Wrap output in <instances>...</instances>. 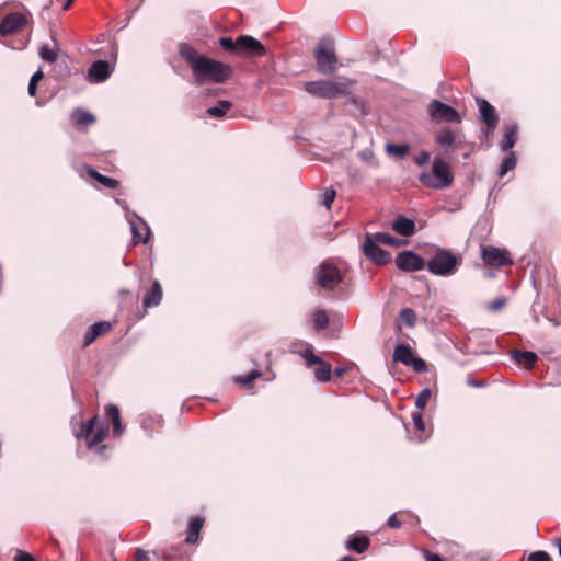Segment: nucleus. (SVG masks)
Segmentation results:
<instances>
[{
    "label": "nucleus",
    "mask_w": 561,
    "mask_h": 561,
    "mask_svg": "<svg viewBox=\"0 0 561 561\" xmlns=\"http://www.w3.org/2000/svg\"><path fill=\"white\" fill-rule=\"evenodd\" d=\"M179 54L186 60L194 75V83L202 85L207 80L222 83L231 76V68L220 61L201 55L187 43H181Z\"/></svg>",
    "instance_id": "nucleus-1"
},
{
    "label": "nucleus",
    "mask_w": 561,
    "mask_h": 561,
    "mask_svg": "<svg viewBox=\"0 0 561 561\" xmlns=\"http://www.w3.org/2000/svg\"><path fill=\"white\" fill-rule=\"evenodd\" d=\"M461 265V257L455 254L451 250L440 247H435L428 253L426 259V270L440 277H450L455 275Z\"/></svg>",
    "instance_id": "nucleus-2"
},
{
    "label": "nucleus",
    "mask_w": 561,
    "mask_h": 561,
    "mask_svg": "<svg viewBox=\"0 0 561 561\" xmlns=\"http://www.w3.org/2000/svg\"><path fill=\"white\" fill-rule=\"evenodd\" d=\"M71 425L75 436L78 439L84 438L89 449L96 447L108 434V426L101 424L98 415L91 417L87 423L72 417Z\"/></svg>",
    "instance_id": "nucleus-3"
},
{
    "label": "nucleus",
    "mask_w": 561,
    "mask_h": 561,
    "mask_svg": "<svg viewBox=\"0 0 561 561\" xmlns=\"http://www.w3.org/2000/svg\"><path fill=\"white\" fill-rule=\"evenodd\" d=\"M420 183L428 188L445 190L454 182V174L449 165L440 157H435L430 172H422L419 175Z\"/></svg>",
    "instance_id": "nucleus-4"
},
{
    "label": "nucleus",
    "mask_w": 561,
    "mask_h": 561,
    "mask_svg": "<svg viewBox=\"0 0 561 561\" xmlns=\"http://www.w3.org/2000/svg\"><path fill=\"white\" fill-rule=\"evenodd\" d=\"M351 84L352 82L348 79L339 77L334 80L307 81L304 83V89L313 96L333 99L345 94Z\"/></svg>",
    "instance_id": "nucleus-5"
},
{
    "label": "nucleus",
    "mask_w": 561,
    "mask_h": 561,
    "mask_svg": "<svg viewBox=\"0 0 561 561\" xmlns=\"http://www.w3.org/2000/svg\"><path fill=\"white\" fill-rule=\"evenodd\" d=\"M316 283L325 290H333L343 280V275L337 266L331 261H323L314 271Z\"/></svg>",
    "instance_id": "nucleus-6"
},
{
    "label": "nucleus",
    "mask_w": 561,
    "mask_h": 561,
    "mask_svg": "<svg viewBox=\"0 0 561 561\" xmlns=\"http://www.w3.org/2000/svg\"><path fill=\"white\" fill-rule=\"evenodd\" d=\"M313 56L317 62V70L323 75H332L336 70L337 57L332 47L318 46Z\"/></svg>",
    "instance_id": "nucleus-7"
},
{
    "label": "nucleus",
    "mask_w": 561,
    "mask_h": 561,
    "mask_svg": "<svg viewBox=\"0 0 561 561\" xmlns=\"http://www.w3.org/2000/svg\"><path fill=\"white\" fill-rule=\"evenodd\" d=\"M428 115L433 121H443L448 123H460V114L450 105L439 100H432L427 106Z\"/></svg>",
    "instance_id": "nucleus-8"
},
{
    "label": "nucleus",
    "mask_w": 561,
    "mask_h": 561,
    "mask_svg": "<svg viewBox=\"0 0 561 561\" xmlns=\"http://www.w3.org/2000/svg\"><path fill=\"white\" fill-rule=\"evenodd\" d=\"M396 265L403 272H419L426 268V260L412 250H405L397 255Z\"/></svg>",
    "instance_id": "nucleus-9"
},
{
    "label": "nucleus",
    "mask_w": 561,
    "mask_h": 561,
    "mask_svg": "<svg viewBox=\"0 0 561 561\" xmlns=\"http://www.w3.org/2000/svg\"><path fill=\"white\" fill-rule=\"evenodd\" d=\"M363 251L367 259L378 265H385L391 261V254L382 250L371 234L367 233L363 244Z\"/></svg>",
    "instance_id": "nucleus-10"
},
{
    "label": "nucleus",
    "mask_w": 561,
    "mask_h": 561,
    "mask_svg": "<svg viewBox=\"0 0 561 561\" xmlns=\"http://www.w3.org/2000/svg\"><path fill=\"white\" fill-rule=\"evenodd\" d=\"M266 53L264 45L250 35L238 36V55L248 57H262Z\"/></svg>",
    "instance_id": "nucleus-11"
},
{
    "label": "nucleus",
    "mask_w": 561,
    "mask_h": 561,
    "mask_svg": "<svg viewBox=\"0 0 561 561\" xmlns=\"http://www.w3.org/2000/svg\"><path fill=\"white\" fill-rule=\"evenodd\" d=\"M482 259L485 264L497 267L512 264V261L508 257L507 252L495 247H488L483 249Z\"/></svg>",
    "instance_id": "nucleus-12"
},
{
    "label": "nucleus",
    "mask_w": 561,
    "mask_h": 561,
    "mask_svg": "<svg viewBox=\"0 0 561 561\" xmlns=\"http://www.w3.org/2000/svg\"><path fill=\"white\" fill-rule=\"evenodd\" d=\"M481 119L485 123L489 130H494L499 123V116L495 108L485 99H478Z\"/></svg>",
    "instance_id": "nucleus-13"
},
{
    "label": "nucleus",
    "mask_w": 561,
    "mask_h": 561,
    "mask_svg": "<svg viewBox=\"0 0 561 561\" xmlns=\"http://www.w3.org/2000/svg\"><path fill=\"white\" fill-rule=\"evenodd\" d=\"M111 67L106 60L94 61L88 70V77L91 82L100 83L111 76Z\"/></svg>",
    "instance_id": "nucleus-14"
},
{
    "label": "nucleus",
    "mask_w": 561,
    "mask_h": 561,
    "mask_svg": "<svg viewBox=\"0 0 561 561\" xmlns=\"http://www.w3.org/2000/svg\"><path fill=\"white\" fill-rule=\"evenodd\" d=\"M25 22L21 13H10L0 23V34L5 36L20 28Z\"/></svg>",
    "instance_id": "nucleus-15"
},
{
    "label": "nucleus",
    "mask_w": 561,
    "mask_h": 561,
    "mask_svg": "<svg viewBox=\"0 0 561 561\" xmlns=\"http://www.w3.org/2000/svg\"><path fill=\"white\" fill-rule=\"evenodd\" d=\"M392 229L403 237H411L415 232V222L403 215H399L392 222Z\"/></svg>",
    "instance_id": "nucleus-16"
},
{
    "label": "nucleus",
    "mask_w": 561,
    "mask_h": 561,
    "mask_svg": "<svg viewBox=\"0 0 561 561\" xmlns=\"http://www.w3.org/2000/svg\"><path fill=\"white\" fill-rule=\"evenodd\" d=\"M112 323L108 321H99L92 324L83 337L85 346L92 344L100 335L111 330Z\"/></svg>",
    "instance_id": "nucleus-17"
},
{
    "label": "nucleus",
    "mask_w": 561,
    "mask_h": 561,
    "mask_svg": "<svg viewBox=\"0 0 561 561\" xmlns=\"http://www.w3.org/2000/svg\"><path fill=\"white\" fill-rule=\"evenodd\" d=\"M162 300V288L158 280H153L151 287L144 296L142 306L148 309L157 307Z\"/></svg>",
    "instance_id": "nucleus-18"
},
{
    "label": "nucleus",
    "mask_w": 561,
    "mask_h": 561,
    "mask_svg": "<svg viewBox=\"0 0 561 561\" xmlns=\"http://www.w3.org/2000/svg\"><path fill=\"white\" fill-rule=\"evenodd\" d=\"M518 127L515 123H506L504 125V137L500 146L502 151H512L517 139Z\"/></svg>",
    "instance_id": "nucleus-19"
},
{
    "label": "nucleus",
    "mask_w": 561,
    "mask_h": 561,
    "mask_svg": "<svg viewBox=\"0 0 561 561\" xmlns=\"http://www.w3.org/2000/svg\"><path fill=\"white\" fill-rule=\"evenodd\" d=\"M204 525V518L201 516H195L190 519L187 535L185 538L186 543L195 545L199 540V531Z\"/></svg>",
    "instance_id": "nucleus-20"
},
{
    "label": "nucleus",
    "mask_w": 561,
    "mask_h": 561,
    "mask_svg": "<svg viewBox=\"0 0 561 561\" xmlns=\"http://www.w3.org/2000/svg\"><path fill=\"white\" fill-rule=\"evenodd\" d=\"M512 357L517 364H522L528 369L531 368L538 359V356L535 352L519 350H515L512 353Z\"/></svg>",
    "instance_id": "nucleus-21"
},
{
    "label": "nucleus",
    "mask_w": 561,
    "mask_h": 561,
    "mask_svg": "<svg viewBox=\"0 0 561 561\" xmlns=\"http://www.w3.org/2000/svg\"><path fill=\"white\" fill-rule=\"evenodd\" d=\"M370 545V540L366 536H351L346 541V549L357 553H364Z\"/></svg>",
    "instance_id": "nucleus-22"
},
{
    "label": "nucleus",
    "mask_w": 561,
    "mask_h": 561,
    "mask_svg": "<svg viewBox=\"0 0 561 561\" xmlns=\"http://www.w3.org/2000/svg\"><path fill=\"white\" fill-rule=\"evenodd\" d=\"M413 356L412 348L409 344H399L396 346L393 352V360L401 363L404 366H409Z\"/></svg>",
    "instance_id": "nucleus-23"
},
{
    "label": "nucleus",
    "mask_w": 561,
    "mask_h": 561,
    "mask_svg": "<svg viewBox=\"0 0 561 561\" xmlns=\"http://www.w3.org/2000/svg\"><path fill=\"white\" fill-rule=\"evenodd\" d=\"M435 142L439 147H451L456 142L455 134L450 127H443L435 136Z\"/></svg>",
    "instance_id": "nucleus-24"
},
{
    "label": "nucleus",
    "mask_w": 561,
    "mask_h": 561,
    "mask_svg": "<svg viewBox=\"0 0 561 561\" xmlns=\"http://www.w3.org/2000/svg\"><path fill=\"white\" fill-rule=\"evenodd\" d=\"M71 117L78 126H89L94 124L96 121L95 116L92 113L80 108H76L72 112Z\"/></svg>",
    "instance_id": "nucleus-25"
},
{
    "label": "nucleus",
    "mask_w": 561,
    "mask_h": 561,
    "mask_svg": "<svg viewBox=\"0 0 561 561\" xmlns=\"http://www.w3.org/2000/svg\"><path fill=\"white\" fill-rule=\"evenodd\" d=\"M87 172L92 179H95L98 182H100L102 185H104L107 188L114 190V188H117L119 185V182L117 180L106 176V175H103L90 167H87Z\"/></svg>",
    "instance_id": "nucleus-26"
},
{
    "label": "nucleus",
    "mask_w": 561,
    "mask_h": 561,
    "mask_svg": "<svg viewBox=\"0 0 561 561\" xmlns=\"http://www.w3.org/2000/svg\"><path fill=\"white\" fill-rule=\"evenodd\" d=\"M232 107V103L227 100H220L217 105L208 107L206 113L209 116L220 118L225 116Z\"/></svg>",
    "instance_id": "nucleus-27"
},
{
    "label": "nucleus",
    "mask_w": 561,
    "mask_h": 561,
    "mask_svg": "<svg viewBox=\"0 0 561 561\" xmlns=\"http://www.w3.org/2000/svg\"><path fill=\"white\" fill-rule=\"evenodd\" d=\"M301 346L304 347V352L300 353V356L306 360L307 367L322 364V358L313 354V347L311 344L305 343L301 344Z\"/></svg>",
    "instance_id": "nucleus-28"
},
{
    "label": "nucleus",
    "mask_w": 561,
    "mask_h": 561,
    "mask_svg": "<svg viewBox=\"0 0 561 561\" xmlns=\"http://www.w3.org/2000/svg\"><path fill=\"white\" fill-rule=\"evenodd\" d=\"M399 325L404 324L408 328H413L416 323V313L411 308H403L398 317Z\"/></svg>",
    "instance_id": "nucleus-29"
},
{
    "label": "nucleus",
    "mask_w": 561,
    "mask_h": 561,
    "mask_svg": "<svg viewBox=\"0 0 561 561\" xmlns=\"http://www.w3.org/2000/svg\"><path fill=\"white\" fill-rule=\"evenodd\" d=\"M516 167V157L513 151H508L500 164L499 175L504 176L508 171Z\"/></svg>",
    "instance_id": "nucleus-30"
},
{
    "label": "nucleus",
    "mask_w": 561,
    "mask_h": 561,
    "mask_svg": "<svg viewBox=\"0 0 561 561\" xmlns=\"http://www.w3.org/2000/svg\"><path fill=\"white\" fill-rule=\"evenodd\" d=\"M332 376L331 365L322 362L320 366L314 370V377L319 382H328Z\"/></svg>",
    "instance_id": "nucleus-31"
},
{
    "label": "nucleus",
    "mask_w": 561,
    "mask_h": 561,
    "mask_svg": "<svg viewBox=\"0 0 561 561\" xmlns=\"http://www.w3.org/2000/svg\"><path fill=\"white\" fill-rule=\"evenodd\" d=\"M386 151L389 154H393L398 158H403L409 151V146L407 144L389 142L386 145Z\"/></svg>",
    "instance_id": "nucleus-32"
},
{
    "label": "nucleus",
    "mask_w": 561,
    "mask_h": 561,
    "mask_svg": "<svg viewBox=\"0 0 561 561\" xmlns=\"http://www.w3.org/2000/svg\"><path fill=\"white\" fill-rule=\"evenodd\" d=\"M129 225H130L133 243H135V244H137L139 242L146 243L148 241V239H149V236H150V229L147 226V224L144 222V225L146 226V229H147V236L145 238L141 237V234H140L139 230H138V227H137V225H136V222L134 220H129Z\"/></svg>",
    "instance_id": "nucleus-33"
},
{
    "label": "nucleus",
    "mask_w": 561,
    "mask_h": 561,
    "mask_svg": "<svg viewBox=\"0 0 561 561\" xmlns=\"http://www.w3.org/2000/svg\"><path fill=\"white\" fill-rule=\"evenodd\" d=\"M313 325L317 330H323L329 324V317L324 310H317L313 313Z\"/></svg>",
    "instance_id": "nucleus-34"
},
{
    "label": "nucleus",
    "mask_w": 561,
    "mask_h": 561,
    "mask_svg": "<svg viewBox=\"0 0 561 561\" xmlns=\"http://www.w3.org/2000/svg\"><path fill=\"white\" fill-rule=\"evenodd\" d=\"M375 239L377 242L379 243H382V244H387V245H400L402 243V241L393 236H391L390 233H387V232H378L376 233L375 236Z\"/></svg>",
    "instance_id": "nucleus-35"
},
{
    "label": "nucleus",
    "mask_w": 561,
    "mask_h": 561,
    "mask_svg": "<svg viewBox=\"0 0 561 561\" xmlns=\"http://www.w3.org/2000/svg\"><path fill=\"white\" fill-rule=\"evenodd\" d=\"M432 392L428 388H424L419 392L415 399V407L420 410L425 409V407L428 403V400L431 399Z\"/></svg>",
    "instance_id": "nucleus-36"
},
{
    "label": "nucleus",
    "mask_w": 561,
    "mask_h": 561,
    "mask_svg": "<svg viewBox=\"0 0 561 561\" xmlns=\"http://www.w3.org/2000/svg\"><path fill=\"white\" fill-rule=\"evenodd\" d=\"M261 376L259 370H252L248 375L237 376L234 382L243 386H250L256 378Z\"/></svg>",
    "instance_id": "nucleus-37"
},
{
    "label": "nucleus",
    "mask_w": 561,
    "mask_h": 561,
    "mask_svg": "<svg viewBox=\"0 0 561 561\" xmlns=\"http://www.w3.org/2000/svg\"><path fill=\"white\" fill-rule=\"evenodd\" d=\"M219 45L227 51L238 55V38L233 41L231 37L219 38Z\"/></svg>",
    "instance_id": "nucleus-38"
},
{
    "label": "nucleus",
    "mask_w": 561,
    "mask_h": 561,
    "mask_svg": "<svg viewBox=\"0 0 561 561\" xmlns=\"http://www.w3.org/2000/svg\"><path fill=\"white\" fill-rule=\"evenodd\" d=\"M39 56L42 59L48 62H55L57 60V53L49 48L48 45H43L39 48Z\"/></svg>",
    "instance_id": "nucleus-39"
},
{
    "label": "nucleus",
    "mask_w": 561,
    "mask_h": 561,
    "mask_svg": "<svg viewBox=\"0 0 561 561\" xmlns=\"http://www.w3.org/2000/svg\"><path fill=\"white\" fill-rule=\"evenodd\" d=\"M348 103L353 105L357 111L359 115H367L368 111L366 107V102L363 99L353 96L348 100Z\"/></svg>",
    "instance_id": "nucleus-40"
},
{
    "label": "nucleus",
    "mask_w": 561,
    "mask_h": 561,
    "mask_svg": "<svg viewBox=\"0 0 561 561\" xmlns=\"http://www.w3.org/2000/svg\"><path fill=\"white\" fill-rule=\"evenodd\" d=\"M336 196V193L333 188H328L322 194V201L321 204L327 208L330 209L332 206V203L334 202V198Z\"/></svg>",
    "instance_id": "nucleus-41"
},
{
    "label": "nucleus",
    "mask_w": 561,
    "mask_h": 561,
    "mask_svg": "<svg viewBox=\"0 0 561 561\" xmlns=\"http://www.w3.org/2000/svg\"><path fill=\"white\" fill-rule=\"evenodd\" d=\"M409 367H412L416 373H425L427 369L425 360L415 356H413L411 363H409Z\"/></svg>",
    "instance_id": "nucleus-42"
},
{
    "label": "nucleus",
    "mask_w": 561,
    "mask_h": 561,
    "mask_svg": "<svg viewBox=\"0 0 561 561\" xmlns=\"http://www.w3.org/2000/svg\"><path fill=\"white\" fill-rule=\"evenodd\" d=\"M105 413H106V416L112 421V422H118L121 420V414H119V410L116 405L114 404H108L106 405L105 408Z\"/></svg>",
    "instance_id": "nucleus-43"
},
{
    "label": "nucleus",
    "mask_w": 561,
    "mask_h": 561,
    "mask_svg": "<svg viewBox=\"0 0 561 561\" xmlns=\"http://www.w3.org/2000/svg\"><path fill=\"white\" fill-rule=\"evenodd\" d=\"M528 561H552L548 552L538 550L528 556Z\"/></svg>",
    "instance_id": "nucleus-44"
},
{
    "label": "nucleus",
    "mask_w": 561,
    "mask_h": 561,
    "mask_svg": "<svg viewBox=\"0 0 561 561\" xmlns=\"http://www.w3.org/2000/svg\"><path fill=\"white\" fill-rule=\"evenodd\" d=\"M507 304V298L505 297H497L496 299H494L493 301H491L489 305H488V309L490 311H499L500 309H502L505 305Z\"/></svg>",
    "instance_id": "nucleus-45"
},
{
    "label": "nucleus",
    "mask_w": 561,
    "mask_h": 561,
    "mask_svg": "<svg viewBox=\"0 0 561 561\" xmlns=\"http://www.w3.org/2000/svg\"><path fill=\"white\" fill-rule=\"evenodd\" d=\"M412 420H413V424H414L415 428L419 432L423 433L425 431V422L423 420L422 414L420 412L413 413L412 414Z\"/></svg>",
    "instance_id": "nucleus-46"
},
{
    "label": "nucleus",
    "mask_w": 561,
    "mask_h": 561,
    "mask_svg": "<svg viewBox=\"0 0 561 561\" xmlns=\"http://www.w3.org/2000/svg\"><path fill=\"white\" fill-rule=\"evenodd\" d=\"M431 160V156L427 151L423 150L414 158V162L419 167H425Z\"/></svg>",
    "instance_id": "nucleus-47"
},
{
    "label": "nucleus",
    "mask_w": 561,
    "mask_h": 561,
    "mask_svg": "<svg viewBox=\"0 0 561 561\" xmlns=\"http://www.w3.org/2000/svg\"><path fill=\"white\" fill-rule=\"evenodd\" d=\"M163 419L162 416L158 415L156 417H149L147 420H145L141 424V427L145 430V431H148L149 426L152 424V423H157L160 427L163 425Z\"/></svg>",
    "instance_id": "nucleus-48"
},
{
    "label": "nucleus",
    "mask_w": 561,
    "mask_h": 561,
    "mask_svg": "<svg viewBox=\"0 0 561 561\" xmlns=\"http://www.w3.org/2000/svg\"><path fill=\"white\" fill-rule=\"evenodd\" d=\"M14 561H36L35 558L28 553V552H24V551H18V553L15 554L14 557Z\"/></svg>",
    "instance_id": "nucleus-49"
},
{
    "label": "nucleus",
    "mask_w": 561,
    "mask_h": 561,
    "mask_svg": "<svg viewBox=\"0 0 561 561\" xmlns=\"http://www.w3.org/2000/svg\"><path fill=\"white\" fill-rule=\"evenodd\" d=\"M387 525L391 528H397V529L401 527V522L398 519L397 513H393L389 516V518L387 520Z\"/></svg>",
    "instance_id": "nucleus-50"
},
{
    "label": "nucleus",
    "mask_w": 561,
    "mask_h": 561,
    "mask_svg": "<svg viewBox=\"0 0 561 561\" xmlns=\"http://www.w3.org/2000/svg\"><path fill=\"white\" fill-rule=\"evenodd\" d=\"M467 385L469 387H473V388H482V387L486 386V381L485 380H476L473 378H468L467 379Z\"/></svg>",
    "instance_id": "nucleus-51"
},
{
    "label": "nucleus",
    "mask_w": 561,
    "mask_h": 561,
    "mask_svg": "<svg viewBox=\"0 0 561 561\" xmlns=\"http://www.w3.org/2000/svg\"><path fill=\"white\" fill-rule=\"evenodd\" d=\"M135 561H149L147 551L144 549H137L135 553Z\"/></svg>",
    "instance_id": "nucleus-52"
},
{
    "label": "nucleus",
    "mask_w": 561,
    "mask_h": 561,
    "mask_svg": "<svg viewBox=\"0 0 561 561\" xmlns=\"http://www.w3.org/2000/svg\"><path fill=\"white\" fill-rule=\"evenodd\" d=\"M113 426H114L113 435L114 436H121L122 433H123L122 421L119 420L118 422H113Z\"/></svg>",
    "instance_id": "nucleus-53"
},
{
    "label": "nucleus",
    "mask_w": 561,
    "mask_h": 561,
    "mask_svg": "<svg viewBox=\"0 0 561 561\" xmlns=\"http://www.w3.org/2000/svg\"><path fill=\"white\" fill-rule=\"evenodd\" d=\"M43 78H44V72L41 69H38L36 72L33 73L30 81H32L34 83H38Z\"/></svg>",
    "instance_id": "nucleus-54"
},
{
    "label": "nucleus",
    "mask_w": 561,
    "mask_h": 561,
    "mask_svg": "<svg viewBox=\"0 0 561 561\" xmlns=\"http://www.w3.org/2000/svg\"><path fill=\"white\" fill-rule=\"evenodd\" d=\"M426 561H444L437 553L426 552Z\"/></svg>",
    "instance_id": "nucleus-55"
},
{
    "label": "nucleus",
    "mask_w": 561,
    "mask_h": 561,
    "mask_svg": "<svg viewBox=\"0 0 561 561\" xmlns=\"http://www.w3.org/2000/svg\"><path fill=\"white\" fill-rule=\"evenodd\" d=\"M36 91H37V83H34L32 81L28 82V88H27V92L31 96H34L36 94Z\"/></svg>",
    "instance_id": "nucleus-56"
},
{
    "label": "nucleus",
    "mask_w": 561,
    "mask_h": 561,
    "mask_svg": "<svg viewBox=\"0 0 561 561\" xmlns=\"http://www.w3.org/2000/svg\"><path fill=\"white\" fill-rule=\"evenodd\" d=\"M302 343H294L291 345V352L295 353V354H298L300 355V353L304 352V347L301 346Z\"/></svg>",
    "instance_id": "nucleus-57"
},
{
    "label": "nucleus",
    "mask_w": 561,
    "mask_h": 561,
    "mask_svg": "<svg viewBox=\"0 0 561 561\" xmlns=\"http://www.w3.org/2000/svg\"><path fill=\"white\" fill-rule=\"evenodd\" d=\"M346 371H347V368H345V367H336V368L334 369V374H335L337 377H342Z\"/></svg>",
    "instance_id": "nucleus-58"
},
{
    "label": "nucleus",
    "mask_w": 561,
    "mask_h": 561,
    "mask_svg": "<svg viewBox=\"0 0 561 561\" xmlns=\"http://www.w3.org/2000/svg\"><path fill=\"white\" fill-rule=\"evenodd\" d=\"M554 327H558L561 324V319H552L549 317H546Z\"/></svg>",
    "instance_id": "nucleus-59"
},
{
    "label": "nucleus",
    "mask_w": 561,
    "mask_h": 561,
    "mask_svg": "<svg viewBox=\"0 0 561 561\" xmlns=\"http://www.w3.org/2000/svg\"><path fill=\"white\" fill-rule=\"evenodd\" d=\"M339 561H356V560L351 556H345L342 559H340Z\"/></svg>",
    "instance_id": "nucleus-60"
},
{
    "label": "nucleus",
    "mask_w": 561,
    "mask_h": 561,
    "mask_svg": "<svg viewBox=\"0 0 561 561\" xmlns=\"http://www.w3.org/2000/svg\"><path fill=\"white\" fill-rule=\"evenodd\" d=\"M556 545L558 546L559 548V553H560V557H561V537L557 538L556 539Z\"/></svg>",
    "instance_id": "nucleus-61"
},
{
    "label": "nucleus",
    "mask_w": 561,
    "mask_h": 561,
    "mask_svg": "<svg viewBox=\"0 0 561 561\" xmlns=\"http://www.w3.org/2000/svg\"><path fill=\"white\" fill-rule=\"evenodd\" d=\"M106 445H102L100 448L96 449V451L102 455L106 450Z\"/></svg>",
    "instance_id": "nucleus-62"
},
{
    "label": "nucleus",
    "mask_w": 561,
    "mask_h": 561,
    "mask_svg": "<svg viewBox=\"0 0 561 561\" xmlns=\"http://www.w3.org/2000/svg\"><path fill=\"white\" fill-rule=\"evenodd\" d=\"M73 0H67L64 4V10H67L70 8L71 3H72Z\"/></svg>",
    "instance_id": "nucleus-63"
},
{
    "label": "nucleus",
    "mask_w": 561,
    "mask_h": 561,
    "mask_svg": "<svg viewBox=\"0 0 561 561\" xmlns=\"http://www.w3.org/2000/svg\"><path fill=\"white\" fill-rule=\"evenodd\" d=\"M535 322H539V317L538 316L535 317Z\"/></svg>",
    "instance_id": "nucleus-64"
}]
</instances>
